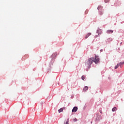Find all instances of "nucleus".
I'll return each instance as SVG.
<instances>
[{
  "label": "nucleus",
  "instance_id": "10",
  "mask_svg": "<svg viewBox=\"0 0 124 124\" xmlns=\"http://www.w3.org/2000/svg\"><path fill=\"white\" fill-rule=\"evenodd\" d=\"M119 64V66H121V65H123V64H124V62H121L120 63H118Z\"/></svg>",
  "mask_w": 124,
  "mask_h": 124
},
{
  "label": "nucleus",
  "instance_id": "16",
  "mask_svg": "<svg viewBox=\"0 0 124 124\" xmlns=\"http://www.w3.org/2000/svg\"><path fill=\"white\" fill-rule=\"evenodd\" d=\"M74 122H77V119L75 118V119H74Z\"/></svg>",
  "mask_w": 124,
  "mask_h": 124
},
{
  "label": "nucleus",
  "instance_id": "9",
  "mask_svg": "<svg viewBox=\"0 0 124 124\" xmlns=\"http://www.w3.org/2000/svg\"><path fill=\"white\" fill-rule=\"evenodd\" d=\"M88 86L84 87V88H83V91H87V90H88Z\"/></svg>",
  "mask_w": 124,
  "mask_h": 124
},
{
  "label": "nucleus",
  "instance_id": "7",
  "mask_svg": "<svg viewBox=\"0 0 124 124\" xmlns=\"http://www.w3.org/2000/svg\"><path fill=\"white\" fill-rule=\"evenodd\" d=\"M108 33H113V30H108Z\"/></svg>",
  "mask_w": 124,
  "mask_h": 124
},
{
  "label": "nucleus",
  "instance_id": "5",
  "mask_svg": "<svg viewBox=\"0 0 124 124\" xmlns=\"http://www.w3.org/2000/svg\"><path fill=\"white\" fill-rule=\"evenodd\" d=\"M91 34H92V33H88L85 36V38L87 39L89 37V36H90V35H91Z\"/></svg>",
  "mask_w": 124,
  "mask_h": 124
},
{
  "label": "nucleus",
  "instance_id": "3",
  "mask_svg": "<svg viewBox=\"0 0 124 124\" xmlns=\"http://www.w3.org/2000/svg\"><path fill=\"white\" fill-rule=\"evenodd\" d=\"M97 33H98V35H99V34H101V33H102V31H101L100 29H98L97 31Z\"/></svg>",
  "mask_w": 124,
  "mask_h": 124
},
{
  "label": "nucleus",
  "instance_id": "17",
  "mask_svg": "<svg viewBox=\"0 0 124 124\" xmlns=\"http://www.w3.org/2000/svg\"><path fill=\"white\" fill-rule=\"evenodd\" d=\"M68 121H69V119H67L66 122V124H68Z\"/></svg>",
  "mask_w": 124,
  "mask_h": 124
},
{
  "label": "nucleus",
  "instance_id": "6",
  "mask_svg": "<svg viewBox=\"0 0 124 124\" xmlns=\"http://www.w3.org/2000/svg\"><path fill=\"white\" fill-rule=\"evenodd\" d=\"M62 111H63V108H61L60 109H59L58 110L59 113H62Z\"/></svg>",
  "mask_w": 124,
  "mask_h": 124
},
{
  "label": "nucleus",
  "instance_id": "12",
  "mask_svg": "<svg viewBox=\"0 0 124 124\" xmlns=\"http://www.w3.org/2000/svg\"><path fill=\"white\" fill-rule=\"evenodd\" d=\"M104 1L106 3H107V2H109L110 1V0H105Z\"/></svg>",
  "mask_w": 124,
  "mask_h": 124
},
{
  "label": "nucleus",
  "instance_id": "18",
  "mask_svg": "<svg viewBox=\"0 0 124 124\" xmlns=\"http://www.w3.org/2000/svg\"><path fill=\"white\" fill-rule=\"evenodd\" d=\"M62 109H63V110H65V109H66V108L65 107H63Z\"/></svg>",
  "mask_w": 124,
  "mask_h": 124
},
{
  "label": "nucleus",
  "instance_id": "11",
  "mask_svg": "<svg viewBox=\"0 0 124 124\" xmlns=\"http://www.w3.org/2000/svg\"><path fill=\"white\" fill-rule=\"evenodd\" d=\"M119 66H120V64H119V63H118V64H117V65L115 66V69H117V68H118V67H119Z\"/></svg>",
  "mask_w": 124,
  "mask_h": 124
},
{
  "label": "nucleus",
  "instance_id": "19",
  "mask_svg": "<svg viewBox=\"0 0 124 124\" xmlns=\"http://www.w3.org/2000/svg\"><path fill=\"white\" fill-rule=\"evenodd\" d=\"M100 112L101 114H102V111L100 110Z\"/></svg>",
  "mask_w": 124,
  "mask_h": 124
},
{
  "label": "nucleus",
  "instance_id": "8",
  "mask_svg": "<svg viewBox=\"0 0 124 124\" xmlns=\"http://www.w3.org/2000/svg\"><path fill=\"white\" fill-rule=\"evenodd\" d=\"M112 112H115V111H117V108L116 107H114L112 109Z\"/></svg>",
  "mask_w": 124,
  "mask_h": 124
},
{
  "label": "nucleus",
  "instance_id": "1",
  "mask_svg": "<svg viewBox=\"0 0 124 124\" xmlns=\"http://www.w3.org/2000/svg\"><path fill=\"white\" fill-rule=\"evenodd\" d=\"M98 62H99V58H98V56L95 55V59L93 57L90 58L87 62L86 64L87 65H88V66H90L91 64H92V63H93V62H95V63H97Z\"/></svg>",
  "mask_w": 124,
  "mask_h": 124
},
{
  "label": "nucleus",
  "instance_id": "2",
  "mask_svg": "<svg viewBox=\"0 0 124 124\" xmlns=\"http://www.w3.org/2000/svg\"><path fill=\"white\" fill-rule=\"evenodd\" d=\"M78 110V108L77 107H74L72 110V112L75 113Z\"/></svg>",
  "mask_w": 124,
  "mask_h": 124
},
{
  "label": "nucleus",
  "instance_id": "4",
  "mask_svg": "<svg viewBox=\"0 0 124 124\" xmlns=\"http://www.w3.org/2000/svg\"><path fill=\"white\" fill-rule=\"evenodd\" d=\"M56 57H57V53H53L51 56V58H52V59H55V58H56Z\"/></svg>",
  "mask_w": 124,
  "mask_h": 124
},
{
  "label": "nucleus",
  "instance_id": "15",
  "mask_svg": "<svg viewBox=\"0 0 124 124\" xmlns=\"http://www.w3.org/2000/svg\"><path fill=\"white\" fill-rule=\"evenodd\" d=\"M100 8H101V6H99L97 7V9H98V10H99V9H100Z\"/></svg>",
  "mask_w": 124,
  "mask_h": 124
},
{
  "label": "nucleus",
  "instance_id": "13",
  "mask_svg": "<svg viewBox=\"0 0 124 124\" xmlns=\"http://www.w3.org/2000/svg\"><path fill=\"white\" fill-rule=\"evenodd\" d=\"M81 79H82V80H85V76H82L81 77Z\"/></svg>",
  "mask_w": 124,
  "mask_h": 124
},
{
  "label": "nucleus",
  "instance_id": "14",
  "mask_svg": "<svg viewBox=\"0 0 124 124\" xmlns=\"http://www.w3.org/2000/svg\"><path fill=\"white\" fill-rule=\"evenodd\" d=\"M99 14H100V15H103V12H99Z\"/></svg>",
  "mask_w": 124,
  "mask_h": 124
}]
</instances>
